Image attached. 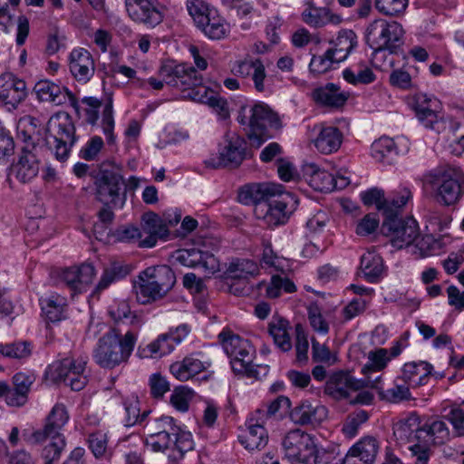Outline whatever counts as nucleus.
<instances>
[{"instance_id": "obj_1", "label": "nucleus", "mask_w": 464, "mask_h": 464, "mask_svg": "<svg viewBox=\"0 0 464 464\" xmlns=\"http://www.w3.org/2000/svg\"><path fill=\"white\" fill-rule=\"evenodd\" d=\"M160 76L166 84L180 91L182 98L208 104L222 118L228 116L227 102L203 84V77L194 67L185 63L161 65Z\"/></svg>"}, {"instance_id": "obj_2", "label": "nucleus", "mask_w": 464, "mask_h": 464, "mask_svg": "<svg viewBox=\"0 0 464 464\" xmlns=\"http://www.w3.org/2000/svg\"><path fill=\"white\" fill-rule=\"evenodd\" d=\"M137 335L133 330H128L122 335L116 327H110L93 350L94 362L105 369H113L127 362L134 350Z\"/></svg>"}, {"instance_id": "obj_3", "label": "nucleus", "mask_w": 464, "mask_h": 464, "mask_svg": "<svg viewBox=\"0 0 464 464\" xmlns=\"http://www.w3.org/2000/svg\"><path fill=\"white\" fill-rule=\"evenodd\" d=\"M238 122L245 126L249 140L257 147L273 137L270 129L277 130L282 128L278 114L264 102L241 108Z\"/></svg>"}, {"instance_id": "obj_4", "label": "nucleus", "mask_w": 464, "mask_h": 464, "mask_svg": "<svg viewBox=\"0 0 464 464\" xmlns=\"http://www.w3.org/2000/svg\"><path fill=\"white\" fill-rule=\"evenodd\" d=\"M176 276L166 265L150 266L140 272L134 285L140 304H149L164 298L173 288Z\"/></svg>"}, {"instance_id": "obj_5", "label": "nucleus", "mask_w": 464, "mask_h": 464, "mask_svg": "<svg viewBox=\"0 0 464 464\" xmlns=\"http://www.w3.org/2000/svg\"><path fill=\"white\" fill-rule=\"evenodd\" d=\"M425 179L442 206H454L464 196V173L459 168H437L427 173Z\"/></svg>"}, {"instance_id": "obj_6", "label": "nucleus", "mask_w": 464, "mask_h": 464, "mask_svg": "<svg viewBox=\"0 0 464 464\" xmlns=\"http://www.w3.org/2000/svg\"><path fill=\"white\" fill-rule=\"evenodd\" d=\"M218 340L224 352L230 358L234 372L247 377L257 375L256 367L253 363L256 357V349L248 340L228 329H224L218 334Z\"/></svg>"}, {"instance_id": "obj_7", "label": "nucleus", "mask_w": 464, "mask_h": 464, "mask_svg": "<svg viewBox=\"0 0 464 464\" xmlns=\"http://www.w3.org/2000/svg\"><path fill=\"white\" fill-rule=\"evenodd\" d=\"M394 434L400 439L411 440L415 439L418 442L430 445H440L445 443L450 438V431L443 420H434L427 421L420 426L418 417L411 416L405 420L397 423Z\"/></svg>"}, {"instance_id": "obj_8", "label": "nucleus", "mask_w": 464, "mask_h": 464, "mask_svg": "<svg viewBox=\"0 0 464 464\" xmlns=\"http://www.w3.org/2000/svg\"><path fill=\"white\" fill-rule=\"evenodd\" d=\"M45 141L58 160H67L71 148L76 141L75 127L68 113H57L50 118Z\"/></svg>"}, {"instance_id": "obj_9", "label": "nucleus", "mask_w": 464, "mask_h": 464, "mask_svg": "<svg viewBox=\"0 0 464 464\" xmlns=\"http://www.w3.org/2000/svg\"><path fill=\"white\" fill-rule=\"evenodd\" d=\"M87 357H67L53 362L46 370L47 377L53 382H64L73 391L82 390L88 382Z\"/></svg>"}, {"instance_id": "obj_10", "label": "nucleus", "mask_w": 464, "mask_h": 464, "mask_svg": "<svg viewBox=\"0 0 464 464\" xmlns=\"http://www.w3.org/2000/svg\"><path fill=\"white\" fill-rule=\"evenodd\" d=\"M403 35L401 25L395 21L376 19L369 24L365 31V40L374 51L392 49Z\"/></svg>"}, {"instance_id": "obj_11", "label": "nucleus", "mask_w": 464, "mask_h": 464, "mask_svg": "<svg viewBox=\"0 0 464 464\" xmlns=\"http://www.w3.org/2000/svg\"><path fill=\"white\" fill-rule=\"evenodd\" d=\"M145 428L150 434L173 433L175 438L174 447L177 450L175 459H181L184 454L194 448L192 434L179 426L170 416H161L146 422Z\"/></svg>"}, {"instance_id": "obj_12", "label": "nucleus", "mask_w": 464, "mask_h": 464, "mask_svg": "<svg viewBox=\"0 0 464 464\" xmlns=\"http://www.w3.org/2000/svg\"><path fill=\"white\" fill-rule=\"evenodd\" d=\"M297 199L290 193L281 194L277 198L259 204L255 214L268 227L285 224L297 206Z\"/></svg>"}, {"instance_id": "obj_13", "label": "nucleus", "mask_w": 464, "mask_h": 464, "mask_svg": "<svg viewBox=\"0 0 464 464\" xmlns=\"http://www.w3.org/2000/svg\"><path fill=\"white\" fill-rule=\"evenodd\" d=\"M415 111L419 121L427 129L440 133L447 127V121L442 114V104L439 99L427 93L416 96Z\"/></svg>"}, {"instance_id": "obj_14", "label": "nucleus", "mask_w": 464, "mask_h": 464, "mask_svg": "<svg viewBox=\"0 0 464 464\" xmlns=\"http://www.w3.org/2000/svg\"><path fill=\"white\" fill-rule=\"evenodd\" d=\"M382 229L384 235L391 237L392 245L396 248L408 247L419 236V227L415 219L393 218L383 219Z\"/></svg>"}, {"instance_id": "obj_15", "label": "nucleus", "mask_w": 464, "mask_h": 464, "mask_svg": "<svg viewBox=\"0 0 464 464\" xmlns=\"http://www.w3.org/2000/svg\"><path fill=\"white\" fill-rule=\"evenodd\" d=\"M69 420L70 414L67 407L63 402H56L45 417L43 429L34 431L27 441L31 444H40L44 442L48 437L63 436L61 430Z\"/></svg>"}, {"instance_id": "obj_16", "label": "nucleus", "mask_w": 464, "mask_h": 464, "mask_svg": "<svg viewBox=\"0 0 464 464\" xmlns=\"http://www.w3.org/2000/svg\"><path fill=\"white\" fill-rule=\"evenodd\" d=\"M125 6L133 22L148 27L160 24L164 17L161 5L157 0H125Z\"/></svg>"}, {"instance_id": "obj_17", "label": "nucleus", "mask_w": 464, "mask_h": 464, "mask_svg": "<svg viewBox=\"0 0 464 464\" xmlns=\"http://www.w3.org/2000/svg\"><path fill=\"white\" fill-rule=\"evenodd\" d=\"M246 157V141L237 134L227 135L225 144L219 149L218 156L209 158L207 164L213 168L238 167Z\"/></svg>"}, {"instance_id": "obj_18", "label": "nucleus", "mask_w": 464, "mask_h": 464, "mask_svg": "<svg viewBox=\"0 0 464 464\" xmlns=\"http://www.w3.org/2000/svg\"><path fill=\"white\" fill-rule=\"evenodd\" d=\"M122 183V177L120 174L111 170L101 171L94 181L96 198L104 206L121 207L123 200L120 198V190Z\"/></svg>"}, {"instance_id": "obj_19", "label": "nucleus", "mask_w": 464, "mask_h": 464, "mask_svg": "<svg viewBox=\"0 0 464 464\" xmlns=\"http://www.w3.org/2000/svg\"><path fill=\"white\" fill-rule=\"evenodd\" d=\"M283 447L289 459L301 463H308L314 455L312 437L300 430L289 431L283 440Z\"/></svg>"}, {"instance_id": "obj_20", "label": "nucleus", "mask_w": 464, "mask_h": 464, "mask_svg": "<svg viewBox=\"0 0 464 464\" xmlns=\"http://www.w3.org/2000/svg\"><path fill=\"white\" fill-rule=\"evenodd\" d=\"M304 176L310 187L320 192H330L334 189H343L350 183L348 178L344 176L334 177L332 173L320 169L314 163L305 165Z\"/></svg>"}, {"instance_id": "obj_21", "label": "nucleus", "mask_w": 464, "mask_h": 464, "mask_svg": "<svg viewBox=\"0 0 464 464\" xmlns=\"http://www.w3.org/2000/svg\"><path fill=\"white\" fill-rule=\"evenodd\" d=\"M365 382L340 371L333 373L324 386V392L335 401L349 400L351 394L363 388Z\"/></svg>"}, {"instance_id": "obj_22", "label": "nucleus", "mask_w": 464, "mask_h": 464, "mask_svg": "<svg viewBox=\"0 0 464 464\" xmlns=\"http://www.w3.org/2000/svg\"><path fill=\"white\" fill-rule=\"evenodd\" d=\"M68 63L72 76L80 83L89 82L95 73V61L92 54L85 48L72 49L69 54Z\"/></svg>"}, {"instance_id": "obj_23", "label": "nucleus", "mask_w": 464, "mask_h": 464, "mask_svg": "<svg viewBox=\"0 0 464 464\" xmlns=\"http://www.w3.org/2000/svg\"><path fill=\"white\" fill-rule=\"evenodd\" d=\"M40 170V160L36 154L31 150L22 149L21 155L16 162H14L8 173V181L11 183L14 178L22 184L32 182Z\"/></svg>"}, {"instance_id": "obj_24", "label": "nucleus", "mask_w": 464, "mask_h": 464, "mask_svg": "<svg viewBox=\"0 0 464 464\" xmlns=\"http://www.w3.org/2000/svg\"><path fill=\"white\" fill-rule=\"evenodd\" d=\"M95 276L94 266L91 264H82L79 266L64 268L61 274V281L74 294L86 292Z\"/></svg>"}, {"instance_id": "obj_25", "label": "nucleus", "mask_w": 464, "mask_h": 464, "mask_svg": "<svg viewBox=\"0 0 464 464\" xmlns=\"http://www.w3.org/2000/svg\"><path fill=\"white\" fill-rule=\"evenodd\" d=\"M231 72L242 78L251 76L255 89L259 92H265L266 72L261 59L246 57L244 60L236 61L231 66Z\"/></svg>"}, {"instance_id": "obj_26", "label": "nucleus", "mask_w": 464, "mask_h": 464, "mask_svg": "<svg viewBox=\"0 0 464 464\" xmlns=\"http://www.w3.org/2000/svg\"><path fill=\"white\" fill-rule=\"evenodd\" d=\"M26 96L27 90L24 81L9 72L0 75V102L16 108Z\"/></svg>"}, {"instance_id": "obj_27", "label": "nucleus", "mask_w": 464, "mask_h": 464, "mask_svg": "<svg viewBox=\"0 0 464 464\" xmlns=\"http://www.w3.org/2000/svg\"><path fill=\"white\" fill-rule=\"evenodd\" d=\"M141 232L143 238L140 247H153L158 239L166 240L169 237L166 221L153 212L142 216Z\"/></svg>"}, {"instance_id": "obj_28", "label": "nucleus", "mask_w": 464, "mask_h": 464, "mask_svg": "<svg viewBox=\"0 0 464 464\" xmlns=\"http://www.w3.org/2000/svg\"><path fill=\"white\" fill-rule=\"evenodd\" d=\"M379 452V442L374 437L366 436L355 443L344 457L343 464H373Z\"/></svg>"}, {"instance_id": "obj_29", "label": "nucleus", "mask_w": 464, "mask_h": 464, "mask_svg": "<svg viewBox=\"0 0 464 464\" xmlns=\"http://www.w3.org/2000/svg\"><path fill=\"white\" fill-rule=\"evenodd\" d=\"M327 417V409L320 403L309 401H302L290 412L291 420L299 425H317Z\"/></svg>"}, {"instance_id": "obj_30", "label": "nucleus", "mask_w": 464, "mask_h": 464, "mask_svg": "<svg viewBox=\"0 0 464 464\" xmlns=\"http://www.w3.org/2000/svg\"><path fill=\"white\" fill-rule=\"evenodd\" d=\"M264 424V420L257 416L247 420L246 430L239 436V441L245 449L250 451L260 450L266 446L268 435Z\"/></svg>"}, {"instance_id": "obj_31", "label": "nucleus", "mask_w": 464, "mask_h": 464, "mask_svg": "<svg viewBox=\"0 0 464 464\" xmlns=\"http://www.w3.org/2000/svg\"><path fill=\"white\" fill-rule=\"evenodd\" d=\"M201 353H191L182 361L170 365V372L179 381H188L195 375L204 372L209 363L202 360Z\"/></svg>"}, {"instance_id": "obj_32", "label": "nucleus", "mask_w": 464, "mask_h": 464, "mask_svg": "<svg viewBox=\"0 0 464 464\" xmlns=\"http://www.w3.org/2000/svg\"><path fill=\"white\" fill-rule=\"evenodd\" d=\"M176 259L188 267L202 266L209 274L219 270V262L213 255L195 248L177 251Z\"/></svg>"}, {"instance_id": "obj_33", "label": "nucleus", "mask_w": 464, "mask_h": 464, "mask_svg": "<svg viewBox=\"0 0 464 464\" xmlns=\"http://www.w3.org/2000/svg\"><path fill=\"white\" fill-rule=\"evenodd\" d=\"M432 369V365L425 361L406 362L401 369V375L397 377V380H401L410 388H415L426 383Z\"/></svg>"}, {"instance_id": "obj_34", "label": "nucleus", "mask_w": 464, "mask_h": 464, "mask_svg": "<svg viewBox=\"0 0 464 464\" xmlns=\"http://www.w3.org/2000/svg\"><path fill=\"white\" fill-rule=\"evenodd\" d=\"M303 21L311 27L319 28L328 24H340L343 22L341 15L333 13L327 7H317L308 4L302 13Z\"/></svg>"}, {"instance_id": "obj_35", "label": "nucleus", "mask_w": 464, "mask_h": 464, "mask_svg": "<svg viewBox=\"0 0 464 464\" xmlns=\"http://www.w3.org/2000/svg\"><path fill=\"white\" fill-rule=\"evenodd\" d=\"M276 193V187L269 184H246L238 190V201L245 205L255 204L256 208L259 204L266 203L268 196H274Z\"/></svg>"}, {"instance_id": "obj_36", "label": "nucleus", "mask_w": 464, "mask_h": 464, "mask_svg": "<svg viewBox=\"0 0 464 464\" xmlns=\"http://www.w3.org/2000/svg\"><path fill=\"white\" fill-rule=\"evenodd\" d=\"M343 142V133L334 126L321 125L319 132L314 140L318 151L323 154H331L337 151Z\"/></svg>"}, {"instance_id": "obj_37", "label": "nucleus", "mask_w": 464, "mask_h": 464, "mask_svg": "<svg viewBox=\"0 0 464 464\" xmlns=\"http://www.w3.org/2000/svg\"><path fill=\"white\" fill-rule=\"evenodd\" d=\"M348 97V93L341 91L340 87L334 83H327L313 92V99L315 102L331 108L343 106Z\"/></svg>"}, {"instance_id": "obj_38", "label": "nucleus", "mask_w": 464, "mask_h": 464, "mask_svg": "<svg viewBox=\"0 0 464 464\" xmlns=\"http://www.w3.org/2000/svg\"><path fill=\"white\" fill-rule=\"evenodd\" d=\"M412 200V192L410 188L400 186L392 190L386 198L384 208V219L401 217L407 204Z\"/></svg>"}, {"instance_id": "obj_39", "label": "nucleus", "mask_w": 464, "mask_h": 464, "mask_svg": "<svg viewBox=\"0 0 464 464\" xmlns=\"http://www.w3.org/2000/svg\"><path fill=\"white\" fill-rule=\"evenodd\" d=\"M34 92L39 101L54 105L65 103L69 96V92L65 87L48 80L38 82L34 86Z\"/></svg>"}, {"instance_id": "obj_40", "label": "nucleus", "mask_w": 464, "mask_h": 464, "mask_svg": "<svg viewBox=\"0 0 464 464\" xmlns=\"http://www.w3.org/2000/svg\"><path fill=\"white\" fill-rule=\"evenodd\" d=\"M360 269L369 283L378 282L385 273L382 257L374 250H369L362 256Z\"/></svg>"}, {"instance_id": "obj_41", "label": "nucleus", "mask_w": 464, "mask_h": 464, "mask_svg": "<svg viewBox=\"0 0 464 464\" xmlns=\"http://www.w3.org/2000/svg\"><path fill=\"white\" fill-rule=\"evenodd\" d=\"M208 38L220 40L229 33V25L226 23L217 10L208 12V17L196 25Z\"/></svg>"}, {"instance_id": "obj_42", "label": "nucleus", "mask_w": 464, "mask_h": 464, "mask_svg": "<svg viewBox=\"0 0 464 464\" xmlns=\"http://www.w3.org/2000/svg\"><path fill=\"white\" fill-rule=\"evenodd\" d=\"M40 121L31 115L22 117L16 125L17 137L24 143L23 149L33 150L35 148V136L40 131Z\"/></svg>"}, {"instance_id": "obj_43", "label": "nucleus", "mask_w": 464, "mask_h": 464, "mask_svg": "<svg viewBox=\"0 0 464 464\" xmlns=\"http://www.w3.org/2000/svg\"><path fill=\"white\" fill-rule=\"evenodd\" d=\"M334 45L330 52L334 54L336 62L344 61L353 49L357 45V36L353 30H341L335 40L332 41Z\"/></svg>"}, {"instance_id": "obj_44", "label": "nucleus", "mask_w": 464, "mask_h": 464, "mask_svg": "<svg viewBox=\"0 0 464 464\" xmlns=\"http://www.w3.org/2000/svg\"><path fill=\"white\" fill-rule=\"evenodd\" d=\"M263 253L260 259L262 268L268 270L269 273L279 272L285 274L289 270V264L287 259L283 256H277L272 249L271 242L268 239H263Z\"/></svg>"}, {"instance_id": "obj_45", "label": "nucleus", "mask_w": 464, "mask_h": 464, "mask_svg": "<svg viewBox=\"0 0 464 464\" xmlns=\"http://www.w3.org/2000/svg\"><path fill=\"white\" fill-rule=\"evenodd\" d=\"M41 305L44 314L49 321L58 322L64 317L66 298L58 294H52L41 299Z\"/></svg>"}, {"instance_id": "obj_46", "label": "nucleus", "mask_w": 464, "mask_h": 464, "mask_svg": "<svg viewBox=\"0 0 464 464\" xmlns=\"http://www.w3.org/2000/svg\"><path fill=\"white\" fill-rule=\"evenodd\" d=\"M258 273L259 265L254 260L246 258L232 260L226 270L227 277L236 279H246L248 276H256Z\"/></svg>"}, {"instance_id": "obj_47", "label": "nucleus", "mask_w": 464, "mask_h": 464, "mask_svg": "<svg viewBox=\"0 0 464 464\" xmlns=\"http://www.w3.org/2000/svg\"><path fill=\"white\" fill-rule=\"evenodd\" d=\"M108 314L115 324L128 323L132 326H140L139 317L131 312L126 300H115L108 307Z\"/></svg>"}, {"instance_id": "obj_48", "label": "nucleus", "mask_w": 464, "mask_h": 464, "mask_svg": "<svg viewBox=\"0 0 464 464\" xmlns=\"http://www.w3.org/2000/svg\"><path fill=\"white\" fill-rule=\"evenodd\" d=\"M289 323L285 319L273 320L269 324V334L273 337L275 344L283 352H288L292 348Z\"/></svg>"}, {"instance_id": "obj_49", "label": "nucleus", "mask_w": 464, "mask_h": 464, "mask_svg": "<svg viewBox=\"0 0 464 464\" xmlns=\"http://www.w3.org/2000/svg\"><path fill=\"white\" fill-rule=\"evenodd\" d=\"M372 158L379 162H390L398 154L394 140L389 137H381L371 147Z\"/></svg>"}, {"instance_id": "obj_50", "label": "nucleus", "mask_w": 464, "mask_h": 464, "mask_svg": "<svg viewBox=\"0 0 464 464\" xmlns=\"http://www.w3.org/2000/svg\"><path fill=\"white\" fill-rule=\"evenodd\" d=\"M125 426L130 427L136 424H142L150 411H144L140 413V401L137 396L127 397L123 401Z\"/></svg>"}, {"instance_id": "obj_51", "label": "nucleus", "mask_w": 464, "mask_h": 464, "mask_svg": "<svg viewBox=\"0 0 464 464\" xmlns=\"http://www.w3.org/2000/svg\"><path fill=\"white\" fill-rule=\"evenodd\" d=\"M401 380H395L394 385L387 390L379 392L380 398L390 403H401L412 399L410 387L406 383H400Z\"/></svg>"}, {"instance_id": "obj_52", "label": "nucleus", "mask_w": 464, "mask_h": 464, "mask_svg": "<svg viewBox=\"0 0 464 464\" xmlns=\"http://www.w3.org/2000/svg\"><path fill=\"white\" fill-rule=\"evenodd\" d=\"M175 343H172L171 335L160 334L155 341L149 343L143 350L145 357L158 358L169 354L174 349Z\"/></svg>"}, {"instance_id": "obj_53", "label": "nucleus", "mask_w": 464, "mask_h": 464, "mask_svg": "<svg viewBox=\"0 0 464 464\" xmlns=\"http://www.w3.org/2000/svg\"><path fill=\"white\" fill-rule=\"evenodd\" d=\"M296 291V286L293 281L286 276L274 275L266 289V296L268 298H278L282 292L292 294Z\"/></svg>"}, {"instance_id": "obj_54", "label": "nucleus", "mask_w": 464, "mask_h": 464, "mask_svg": "<svg viewBox=\"0 0 464 464\" xmlns=\"http://www.w3.org/2000/svg\"><path fill=\"white\" fill-rule=\"evenodd\" d=\"M391 361L389 351L384 348H378L368 353V362L362 367V372L367 374L369 372L382 371Z\"/></svg>"}, {"instance_id": "obj_55", "label": "nucleus", "mask_w": 464, "mask_h": 464, "mask_svg": "<svg viewBox=\"0 0 464 464\" xmlns=\"http://www.w3.org/2000/svg\"><path fill=\"white\" fill-rule=\"evenodd\" d=\"M343 74L344 80L353 84H369L376 79L371 68L361 64L355 69H345Z\"/></svg>"}, {"instance_id": "obj_56", "label": "nucleus", "mask_w": 464, "mask_h": 464, "mask_svg": "<svg viewBox=\"0 0 464 464\" xmlns=\"http://www.w3.org/2000/svg\"><path fill=\"white\" fill-rule=\"evenodd\" d=\"M439 243L430 236L417 237L410 246V252L416 257H426L435 255Z\"/></svg>"}, {"instance_id": "obj_57", "label": "nucleus", "mask_w": 464, "mask_h": 464, "mask_svg": "<svg viewBox=\"0 0 464 464\" xmlns=\"http://www.w3.org/2000/svg\"><path fill=\"white\" fill-rule=\"evenodd\" d=\"M32 345L28 342L0 343V354L11 359H24L31 355Z\"/></svg>"}, {"instance_id": "obj_58", "label": "nucleus", "mask_w": 464, "mask_h": 464, "mask_svg": "<svg viewBox=\"0 0 464 464\" xmlns=\"http://www.w3.org/2000/svg\"><path fill=\"white\" fill-rule=\"evenodd\" d=\"M307 317L309 324L314 332L322 335H326L329 333V324L318 304H312L308 306Z\"/></svg>"}, {"instance_id": "obj_59", "label": "nucleus", "mask_w": 464, "mask_h": 464, "mask_svg": "<svg viewBox=\"0 0 464 464\" xmlns=\"http://www.w3.org/2000/svg\"><path fill=\"white\" fill-rule=\"evenodd\" d=\"M112 103V96L108 95L104 102L102 119V128L109 144H113L115 142V136L113 134L114 118Z\"/></svg>"}, {"instance_id": "obj_60", "label": "nucleus", "mask_w": 464, "mask_h": 464, "mask_svg": "<svg viewBox=\"0 0 464 464\" xmlns=\"http://www.w3.org/2000/svg\"><path fill=\"white\" fill-rule=\"evenodd\" d=\"M174 441L173 433L150 434L146 439V445L150 447L154 452H164L167 450H172L173 452L177 453Z\"/></svg>"}, {"instance_id": "obj_61", "label": "nucleus", "mask_w": 464, "mask_h": 464, "mask_svg": "<svg viewBox=\"0 0 464 464\" xmlns=\"http://www.w3.org/2000/svg\"><path fill=\"white\" fill-rule=\"evenodd\" d=\"M374 5L384 15L400 16L405 12L409 0H375Z\"/></svg>"}, {"instance_id": "obj_62", "label": "nucleus", "mask_w": 464, "mask_h": 464, "mask_svg": "<svg viewBox=\"0 0 464 464\" xmlns=\"http://www.w3.org/2000/svg\"><path fill=\"white\" fill-rule=\"evenodd\" d=\"M193 397L194 392L192 390L185 386H179L173 391L169 400L171 405L177 411L186 412Z\"/></svg>"}, {"instance_id": "obj_63", "label": "nucleus", "mask_w": 464, "mask_h": 464, "mask_svg": "<svg viewBox=\"0 0 464 464\" xmlns=\"http://www.w3.org/2000/svg\"><path fill=\"white\" fill-rule=\"evenodd\" d=\"M186 5L196 25L202 24V22L208 17V12L216 10L210 7L205 0H187Z\"/></svg>"}, {"instance_id": "obj_64", "label": "nucleus", "mask_w": 464, "mask_h": 464, "mask_svg": "<svg viewBox=\"0 0 464 464\" xmlns=\"http://www.w3.org/2000/svg\"><path fill=\"white\" fill-rule=\"evenodd\" d=\"M369 419L367 411L361 410L350 415L343 425L342 430L348 438H353L357 435L359 428Z\"/></svg>"}]
</instances>
